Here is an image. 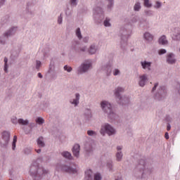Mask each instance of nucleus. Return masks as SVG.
<instances>
[{
  "instance_id": "864d4df0",
  "label": "nucleus",
  "mask_w": 180,
  "mask_h": 180,
  "mask_svg": "<svg viewBox=\"0 0 180 180\" xmlns=\"http://www.w3.org/2000/svg\"><path fill=\"white\" fill-rule=\"evenodd\" d=\"M31 175H32V176H34V174H32Z\"/></svg>"
},
{
  "instance_id": "4be33fe9",
  "label": "nucleus",
  "mask_w": 180,
  "mask_h": 180,
  "mask_svg": "<svg viewBox=\"0 0 180 180\" xmlns=\"http://www.w3.org/2000/svg\"><path fill=\"white\" fill-rule=\"evenodd\" d=\"M76 35L78 37V39H82V35H81V29H79V28L77 29Z\"/></svg>"
},
{
  "instance_id": "f704fd0d",
  "label": "nucleus",
  "mask_w": 180,
  "mask_h": 180,
  "mask_svg": "<svg viewBox=\"0 0 180 180\" xmlns=\"http://www.w3.org/2000/svg\"><path fill=\"white\" fill-rule=\"evenodd\" d=\"M155 8H161V2H160V1H156Z\"/></svg>"
},
{
  "instance_id": "6ab92c4d",
  "label": "nucleus",
  "mask_w": 180,
  "mask_h": 180,
  "mask_svg": "<svg viewBox=\"0 0 180 180\" xmlns=\"http://www.w3.org/2000/svg\"><path fill=\"white\" fill-rule=\"evenodd\" d=\"M89 53V54H95V53H96V49H95V46L92 45L90 46Z\"/></svg>"
},
{
  "instance_id": "49530a36",
  "label": "nucleus",
  "mask_w": 180,
  "mask_h": 180,
  "mask_svg": "<svg viewBox=\"0 0 180 180\" xmlns=\"http://www.w3.org/2000/svg\"><path fill=\"white\" fill-rule=\"evenodd\" d=\"M36 151H37V153H38V154H39V153H40L41 152V150H40V149H39V150H36Z\"/></svg>"
},
{
  "instance_id": "423d86ee",
  "label": "nucleus",
  "mask_w": 180,
  "mask_h": 180,
  "mask_svg": "<svg viewBox=\"0 0 180 180\" xmlns=\"http://www.w3.org/2000/svg\"><path fill=\"white\" fill-rule=\"evenodd\" d=\"M173 40H180V31L179 29H175L172 35Z\"/></svg>"
},
{
  "instance_id": "79ce46f5",
  "label": "nucleus",
  "mask_w": 180,
  "mask_h": 180,
  "mask_svg": "<svg viewBox=\"0 0 180 180\" xmlns=\"http://www.w3.org/2000/svg\"><path fill=\"white\" fill-rule=\"evenodd\" d=\"M38 77L39 78H43V75H41V73H38Z\"/></svg>"
},
{
  "instance_id": "aec40b11",
  "label": "nucleus",
  "mask_w": 180,
  "mask_h": 180,
  "mask_svg": "<svg viewBox=\"0 0 180 180\" xmlns=\"http://www.w3.org/2000/svg\"><path fill=\"white\" fill-rule=\"evenodd\" d=\"M16 141H18V136H13V150H15V148H16Z\"/></svg>"
},
{
  "instance_id": "2eb2a0df",
  "label": "nucleus",
  "mask_w": 180,
  "mask_h": 180,
  "mask_svg": "<svg viewBox=\"0 0 180 180\" xmlns=\"http://www.w3.org/2000/svg\"><path fill=\"white\" fill-rule=\"evenodd\" d=\"M144 39H146V40H148V41H151L153 39V35H151V34L146 32L144 34Z\"/></svg>"
},
{
  "instance_id": "a878e982",
  "label": "nucleus",
  "mask_w": 180,
  "mask_h": 180,
  "mask_svg": "<svg viewBox=\"0 0 180 180\" xmlns=\"http://www.w3.org/2000/svg\"><path fill=\"white\" fill-rule=\"evenodd\" d=\"M116 157H117V161H120V160H122V158L123 157L122 152H120V153L118 152L116 155Z\"/></svg>"
},
{
  "instance_id": "3c124183",
  "label": "nucleus",
  "mask_w": 180,
  "mask_h": 180,
  "mask_svg": "<svg viewBox=\"0 0 180 180\" xmlns=\"http://www.w3.org/2000/svg\"><path fill=\"white\" fill-rule=\"evenodd\" d=\"M1 44H4V42H2V41L1 40Z\"/></svg>"
},
{
  "instance_id": "a18cd8bd",
  "label": "nucleus",
  "mask_w": 180,
  "mask_h": 180,
  "mask_svg": "<svg viewBox=\"0 0 180 180\" xmlns=\"http://www.w3.org/2000/svg\"><path fill=\"white\" fill-rule=\"evenodd\" d=\"M117 150L119 151L120 150H122V146H117Z\"/></svg>"
},
{
  "instance_id": "de8ad7c7",
  "label": "nucleus",
  "mask_w": 180,
  "mask_h": 180,
  "mask_svg": "<svg viewBox=\"0 0 180 180\" xmlns=\"http://www.w3.org/2000/svg\"><path fill=\"white\" fill-rule=\"evenodd\" d=\"M110 1V3L112 5V2L113 1V0H108Z\"/></svg>"
},
{
  "instance_id": "ea45409f",
  "label": "nucleus",
  "mask_w": 180,
  "mask_h": 180,
  "mask_svg": "<svg viewBox=\"0 0 180 180\" xmlns=\"http://www.w3.org/2000/svg\"><path fill=\"white\" fill-rule=\"evenodd\" d=\"M12 122L14 124H16L18 123V121L16 120V118L15 119H12Z\"/></svg>"
},
{
  "instance_id": "4c0bfd02",
  "label": "nucleus",
  "mask_w": 180,
  "mask_h": 180,
  "mask_svg": "<svg viewBox=\"0 0 180 180\" xmlns=\"http://www.w3.org/2000/svg\"><path fill=\"white\" fill-rule=\"evenodd\" d=\"M165 137L166 140H168L169 139V135L168 134V132H166L165 134Z\"/></svg>"
},
{
  "instance_id": "0eeeda50",
  "label": "nucleus",
  "mask_w": 180,
  "mask_h": 180,
  "mask_svg": "<svg viewBox=\"0 0 180 180\" xmlns=\"http://www.w3.org/2000/svg\"><path fill=\"white\" fill-rule=\"evenodd\" d=\"M147 81V76L146 75H143L142 76H140V80H139V86H144L146 85V82Z\"/></svg>"
},
{
  "instance_id": "cd10ccee",
  "label": "nucleus",
  "mask_w": 180,
  "mask_h": 180,
  "mask_svg": "<svg viewBox=\"0 0 180 180\" xmlns=\"http://www.w3.org/2000/svg\"><path fill=\"white\" fill-rule=\"evenodd\" d=\"M15 28H13V29H11V30H10L8 32H6V34H5V36H6V37H8V36H11V35H12V34H13V30H14Z\"/></svg>"
},
{
  "instance_id": "bb28decb",
  "label": "nucleus",
  "mask_w": 180,
  "mask_h": 180,
  "mask_svg": "<svg viewBox=\"0 0 180 180\" xmlns=\"http://www.w3.org/2000/svg\"><path fill=\"white\" fill-rule=\"evenodd\" d=\"M140 8H141L140 3H136L134 7V11H140Z\"/></svg>"
},
{
  "instance_id": "8fccbe9b",
  "label": "nucleus",
  "mask_w": 180,
  "mask_h": 180,
  "mask_svg": "<svg viewBox=\"0 0 180 180\" xmlns=\"http://www.w3.org/2000/svg\"><path fill=\"white\" fill-rule=\"evenodd\" d=\"M162 91H163V92L165 91V88H162Z\"/></svg>"
},
{
  "instance_id": "473e14b6",
  "label": "nucleus",
  "mask_w": 180,
  "mask_h": 180,
  "mask_svg": "<svg viewBox=\"0 0 180 180\" xmlns=\"http://www.w3.org/2000/svg\"><path fill=\"white\" fill-rule=\"evenodd\" d=\"M58 23H59V25H61V23H63V16L60 15L58 17Z\"/></svg>"
},
{
  "instance_id": "603ef678",
  "label": "nucleus",
  "mask_w": 180,
  "mask_h": 180,
  "mask_svg": "<svg viewBox=\"0 0 180 180\" xmlns=\"http://www.w3.org/2000/svg\"><path fill=\"white\" fill-rule=\"evenodd\" d=\"M141 162H144V160H141Z\"/></svg>"
},
{
  "instance_id": "4468645a",
  "label": "nucleus",
  "mask_w": 180,
  "mask_h": 180,
  "mask_svg": "<svg viewBox=\"0 0 180 180\" xmlns=\"http://www.w3.org/2000/svg\"><path fill=\"white\" fill-rule=\"evenodd\" d=\"M167 43H168V41H167V37L163 35L159 39L160 44H167Z\"/></svg>"
},
{
  "instance_id": "72a5a7b5",
  "label": "nucleus",
  "mask_w": 180,
  "mask_h": 180,
  "mask_svg": "<svg viewBox=\"0 0 180 180\" xmlns=\"http://www.w3.org/2000/svg\"><path fill=\"white\" fill-rule=\"evenodd\" d=\"M40 65H41V62H40L39 60H37V66H36L37 70H39L40 68Z\"/></svg>"
},
{
  "instance_id": "f3484780",
  "label": "nucleus",
  "mask_w": 180,
  "mask_h": 180,
  "mask_svg": "<svg viewBox=\"0 0 180 180\" xmlns=\"http://www.w3.org/2000/svg\"><path fill=\"white\" fill-rule=\"evenodd\" d=\"M37 145L39 147H44V142L43 141V137L40 136L38 139H37Z\"/></svg>"
},
{
  "instance_id": "c85d7f7f",
  "label": "nucleus",
  "mask_w": 180,
  "mask_h": 180,
  "mask_svg": "<svg viewBox=\"0 0 180 180\" xmlns=\"http://www.w3.org/2000/svg\"><path fill=\"white\" fill-rule=\"evenodd\" d=\"M64 70H65V71H68V72H71V71H72V68L65 65L64 67Z\"/></svg>"
},
{
  "instance_id": "9b49d317",
  "label": "nucleus",
  "mask_w": 180,
  "mask_h": 180,
  "mask_svg": "<svg viewBox=\"0 0 180 180\" xmlns=\"http://www.w3.org/2000/svg\"><path fill=\"white\" fill-rule=\"evenodd\" d=\"M85 179L92 180V170L88 169L85 172Z\"/></svg>"
},
{
  "instance_id": "393cba45",
  "label": "nucleus",
  "mask_w": 180,
  "mask_h": 180,
  "mask_svg": "<svg viewBox=\"0 0 180 180\" xmlns=\"http://www.w3.org/2000/svg\"><path fill=\"white\" fill-rule=\"evenodd\" d=\"M144 6H146V8H150L151 4H150L149 0H144Z\"/></svg>"
},
{
  "instance_id": "a19ab883",
  "label": "nucleus",
  "mask_w": 180,
  "mask_h": 180,
  "mask_svg": "<svg viewBox=\"0 0 180 180\" xmlns=\"http://www.w3.org/2000/svg\"><path fill=\"white\" fill-rule=\"evenodd\" d=\"M167 130L168 131H169V130H171V125H170L169 124H167Z\"/></svg>"
},
{
  "instance_id": "e433bc0d",
  "label": "nucleus",
  "mask_w": 180,
  "mask_h": 180,
  "mask_svg": "<svg viewBox=\"0 0 180 180\" xmlns=\"http://www.w3.org/2000/svg\"><path fill=\"white\" fill-rule=\"evenodd\" d=\"M158 83H156V84H155V86H153L152 91H155V89H157V87H158Z\"/></svg>"
},
{
  "instance_id": "5701e85b",
  "label": "nucleus",
  "mask_w": 180,
  "mask_h": 180,
  "mask_svg": "<svg viewBox=\"0 0 180 180\" xmlns=\"http://www.w3.org/2000/svg\"><path fill=\"white\" fill-rule=\"evenodd\" d=\"M94 180H102V176L99 173H96L94 174Z\"/></svg>"
},
{
  "instance_id": "39448f33",
  "label": "nucleus",
  "mask_w": 180,
  "mask_h": 180,
  "mask_svg": "<svg viewBox=\"0 0 180 180\" xmlns=\"http://www.w3.org/2000/svg\"><path fill=\"white\" fill-rule=\"evenodd\" d=\"M72 153L75 157H77V158L79 157V146L78 144H75L73 146Z\"/></svg>"
},
{
  "instance_id": "58836bf2",
  "label": "nucleus",
  "mask_w": 180,
  "mask_h": 180,
  "mask_svg": "<svg viewBox=\"0 0 180 180\" xmlns=\"http://www.w3.org/2000/svg\"><path fill=\"white\" fill-rule=\"evenodd\" d=\"M77 0H71L72 5H77Z\"/></svg>"
},
{
  "instance_id": "a211bd4d",
  "label": "nucleus",
  "mask_w": 180,
  "mask_h": 180,
  "mask_svg": "<svg viewBox=\"0 0 180 180\" xmlns=\"http://www.w3.org/2000/svg\"><path fill=\"white\" fill-rule=\"evenodd\" d=\"M19 124H22L23 126H26V124H29V121H27V120H23V119H19L18 120Z\"/></svg>"
},
{
  "instance_id": "7ed1b4c3",
  "label": "nucleus",
  "mask_w": 180,
  "mask_h": 180,
  "mask_svg": "<svg viewBox=\"0 0 180 180\" xmlns=\"http://www.w3.org/2000/svg\"><path fill=\"white\" fill-rule=\"evenodd\" d=\"M91 63L82 65L78 70L79 74H81V72H86V70L91 68Z\"/></svg>"
},
{
  "instance_id": "c03bdc74",
  "label": "nucleus",
  "mask_w": 180,
  "mask_h": 180,
  "mask_svg": "<svg viewBox=\"0 0 180 180\" xmlns=\"http://www.w3.org/2000/svg\"><path fill=\"white\" fill-rule=\"evenodd\" d=\"M47 170L42 169V174H47Z\"/></svg>"
},
{
  "instance_id": "f8f14e48",
  "label": "nucleus",
  "mask_w": 180,
  "mask_h": 180,
  "mask_svg": "<svg viewBox=\"0 0 180 180\" xmlns=\"http://www.w3.org/2000/svg\"><path fill=\"white\" fill-rule=\"evenodd\" d=\"M63 170L65 171V172H72V174L77 173V170L76 169H72L71 167H68L66 166L63 167Z\"/></svg>"
},
{
  "instance_id": "7c9ffc66",
  "label": "nucleus",
  "mask_w": 180,
  "mask_h": 180,
  "mask_svg": "<svg viewBox=\"0 0 180 180\" xmlns=\"http://www.w3.org/2000/svg\"><path fill=\"white\" fill-rule=\"evenodd\" d=\"M165 53H167V51L165 49H160L158 51V54L160 56H161L162 54H165Z\"/></svg>"
},
{
  "instance_id": "6e6552de",
  "label": "nucleus",
  "mask_w": 180,
  "mask_h": 180,
  "mask_svg": "<svg viewBox=\"0 0 180 180\" xmlns=\"http://www.w3.org/2000/svg\"><path fill=\"white\" fill-rule=\"evenodd\" d=\"M167 61L169 64H174L175 59L174 58V53H169L167 57Z\"/></svg>"
},
{
  "instance_id": "ddd939ff",
  "label": "nucleus",
  "mask_w": 180,
  "mask_h": 180,
  "mask_svg": "<svg viewBox=\"0 0 180 180\" xmlns=\"http://www.w3.org/2000/svg\"><path fill=\"white\" fill-rule=\"evenodd\" d=\"M72 105L77 106L79 103V94H76V98L73 100V101H70Z\"/></svg>"
},
{
  "instance_id": "c9c22d12",
  "label": "nucleus",
  "mask_w": 180,
  "mask_h": 180,
  "mask_svg": "<svg viewBox=\"0 0 180 180\" xmlns=\"http://www.w3.org/2000/svg\"><path fill=\"white\" fill-rule=\"evenodd\" d=\"M120 72V71H119V70L115 69L114 71V75H118V74Z\"/></svg>"
},
{
  "instance_id": "412c9836",
  "label": "nucleus",
  "mask_w": 180,
  "mask_h": 180,
  "mask_svg": "<svg viewBox=\"0 0 180 180\" xmlns=\"http://www.w3.org/2000/svg\"><path fill=\"white\" fill-rule=\"evenodd\" d=\"M4 71L8 72V58H4Z\"/></svg>"
},
{
  "instance_id": "1a4fd4ad",
  "label": "nucleus",
  "mask_w": 180,
  "mask_h": 180,
  "mask_svg": "<svg viewBox=\"0 0 180 180\" xmlns=\"http://www.w3.org/2000/svg\"><path fill=\"white\" fill-rule=\"evenodd\" d=\"M141 64L143 70H150V67H151V63L150 62L143 61Z\"/></svg>"
},
{
  "instance_id": "f257e3e1",
  "label": "nucleus",
  "mask_w": 180,
  "mask_h": 180,
  "mask_svg": "<svg viewBox=\"0 0 180 180\" xmlns=\"http://www.w3.org/2000/svg\"><path fill=\"white\" fill-rule=\"evenodd\" d=\"M101 108L105 113L108 115V117H115V112L112 110V105L108 101H102Z\"/></svg>"
},
{
  "instance_id": "2f4dec72",
  "label": "nucleus",
  "mask_w": 180,
  "mask_h": 180,
  "mask_svg": "<svg viewBox=\"0 0 180 180\" xmlns=\"http://www.w3.org/2000/svg\"><path fill=\"white\" fill-rule=\"evenodd\" d=\"M87 134L89 136H96V133L94 131H87Z\"/></svg>"
},
{
  "instance_id": "09e8293b",
  "label": "nucleus",
  "mask_w": 180,
  "mask_h": 180,
  "mask_svg": "<svg viewBox=\"0 0 180 180\" xmlns=\"http://www.w3.org/2000/svg\"><path fill=\"white\" fill-rule=\"evenodd\" d=\"M82 51H85V48L81 49Z\"/></svg>"
},
{
  "instance_id": "b1692460",
  "label": "nucleus",
  "mask_w": 180,
  "mask_h": 180,
  "mask_svg": "<svg viewBox=\"0 0 180 180\" xmlns=\"http://www.w3.org/2000/svg\"><path fill=\"white\" fill-rule=\"evenodd\" d=\"M36 122L38 123V124H43V123H44V120L41 117H38L36 120Z\"/></svg>"
},
{
  "instance_id": "37998d69",
  "label": "nucleus",
  "mask_w": 180,
  "mask_h": 180,
  "mask_svg": "<svg viewBox=\"0 0 180 180\" xmlns=\"http://www.w3.org/2000/svg\"><path fill=\"white\" fill-rule=\"evenodd\" d=\"M39 172H40V169H38L37 173L35 174V176H37V175H39Z\"/></svg>"
},
{
  "instance_id": "20e7f679",
  "label": "nucleus",
  "mask_w": 180,
  "mask_h": 180,
  "mask_svg": "<svg viewBox=\"0 0 180 180\" xmlns=\"http://www.w3.org/2000/svg\"><path fill=\"white\" fill-rule=\"evenodd\" d=\"M11 137V134L8 131H4L2 133V139L5 141V144L9 143V139Z\"/></svg>"
},
{
  "instance_id": "dca6fc26",
  "label": "nucleus",
  "mask_w": 180,
  "mask_h": 180,
  "mask_svg": "<svg viewBox=\"0 0 180 180\" xmlns=\"http://www.w3.org/2000/svg\"><path fill=\"white\" fill-rule=\"evenodd\" d=\"M62 155L65 158H68V160H71V158H72V156L71 155V153H70V152H63L62 153Z\"/></svg>"
},
{
  "instance_id": "9d476101",
  "label": "nucleus",
  "mask_w": 180,
  "mask_h": 180,
  "mask_svg": "<svg viewBox=\"0 0 180 180\" xmlns=\"http://www.w3.org/2000/svg\"><path fill=\"white\" fill-rule=\"evenodd\" d=\"M124 89L122 87H118L115 91V96L120 99V101H123L122 97H120V92H123Z\"/></svg>"
},
{
  "instance_id": "c756f323",
  "label": "nucleus",
  "mask_w": 180,
  "mask_h": 180,
  "mask_svg": "<svg viewBox=\"0 0 180 180\" xmlns=\"http://www.w3.org/2000/svg\"><path fill=\"white\" fill-rule=\"evenodd\" d=\"M109 19L106 18V20L104 21V26H110V22H109Z\"/></svg>"
},
{
  "instance_id": "f03ea898",
  "label": "nucleus",
  "mask_w": 180,
  "mask_h": 180,
  "mask_svg": "<svg viewBox=\"0 0 180 180\" xmlns=\"http://www.w3.org/2000/svg\"><path fill=\"white\" fill-rule=\"evenodd\" d=\"M115 129L112 127L109 124H105L101 127V134L105 135V133H107L108 136H112L115 134Z\"/></svg>"
}]
</instances>
